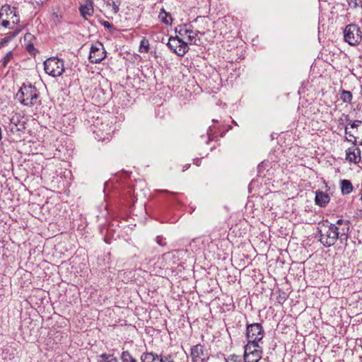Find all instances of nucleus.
Returning <instances> with one entry per match:
<instances>
[{
	"instance_id": "f257e3e1",
	"label": "nucleus",
	"mask_w": 362,
	"mask_h": 362,
	"mask_svg": "<svg viewBox=\"0 0 362 362\" xmlns=\"http://www.w3.org/2000/svg\"><path fill=\"white\" fill-rule=\"evenodd\" d=\"M350 225L349 221L341 218L334 223L326 220L318 227L320 243L326 247L334 245L337 240L342 245H346L351 232Z\"/></svg>"
},
{
	"instance_id": "f03ea898",
	"label": "nucleus",
	"mask_w": 362,
	"mask_h": 362,
	"mask_svg": "<svg viewBox=\"0 0 362 362\" xmlns=\"http://www.w3.org/2000/svg\"><path fill=\"white\" fill-rule=\"evenodd\" d=\"M339 125L344 128L345 134H348L354 139H346L348 141L352 142L354 145H356L358 141L362 145V121L355 120L351 121L349 115H344L339 119Z\"/></svg>"
},
{
	"instance_id": "7ed1b4c3",
	"label": "nucleus",
	"mask_w": 362,
	"mask_h": 362,
	"mask_svg": "<svg viewBox=\"0 0 362 362\" xmlns=\"http://www.w3.org/2000/svg\"><path fill=\"white\" fill-rule=\"evenodd\" d=\"M39 96L40 93L35 86L31 83H23L16 98L22 105L33 107L40 103Z\"/></svg>"
},
{
	"instance_id": "20e7f679",
	"label": "nucleus",
	"mask_w": 362,
	"mask_h": 362,
	"mask_svg": "<svg viewBox=\"0 0 362 362\" xmlns=\"http://www.w3.org/2000/svg\"><path fill=\"white\" fill-rule=\"evenodd\" d=\"M264 336V331L262 324L247 323L245 329V338L247 343L256 342L262 343V339Z\"/></svg>"
},
{
	"instance_id": "39448f33",
	"label": "nucleus",
	"mask_w": 362,
	"mask_h": 362,
	"mask_svg": "<svg viewBox=\"0 0 362 362\" xmlns=\"http://www.w3.org/2000/svg\"><path fill=\"white\" fill-rule=\"evenodd\" d=\"M245 362H258L262 357L263 349L260 343H247L244 347Z\"/></svg>"
},
{
	"instance_id": "423d86ee",
	"label": "nucleus",
	"mask_w": 362,
	"mask_h": 362,
	"mask_svg": "<svg viewBox=\"0 0 362 362\" xmlns=\"http://www.w3.org/2000/svg\"><path fill=\"white\" fill-rule=\"evenodd\" d=\"M44 69L46 74L57 77L64 71V61L57 57H50L44 62Z\"/></svg>"
},
{
	"instance_id": "0eeeda50",
	"label": "nucleus",
	"mask_w": 362,
	"mask_h": 362,
	"mask_svg": "<svg viewBox=\"0 0 362 362\" xmlns=\"http://www.w3.org/2000/svg\"><path fill=\"white\" fill-rule=\"evenodd\" d=\"M344 40L351 45L358 44L362 40L361 31L355 24L348 25L344 30Z\"/></svg>"
},
{
	"instance_id": "6e6552de",
	"label": "nucleus",
	"mask_w": 362,
	"mask_h": 362,
	"mask_svg": "<svg viewBox=\"0 0 362 362\" xmlns=\"http://www.w3.org/2000/svg\"><path fill=\"white\" fill-rule=\"evenodd\" d=\"M167 46L176 54L180 57L184 56L189 49L187 43L182 39L176 37L169 38Z\"/></svg>"
},
{
	"instance_id": "1a4fd4ad",
	"label": "nucleus",
	"mask_w": 362,
	"mask_h": 362,
	"mask_svg": "<svg viewBox=\"0 0 362 362\" xmlns=\"http://www.w3.org/2000/svg\"><path fill=\"white\" fill-rule=\"evenodd\" d=\"M190 356L192 362H207L210 358L204 346L201 344L194 345L191 347Z\"/></svg>"
},
{
	"instance_id": "9d476101",
	"label": "nucleus",
	"mask_w": 362,
	"mask_h": 362,
	"mask_svg": "<svg viewBox=\"0 0 362 362\" xmlns=\"http://www.w3.org/2000/svg\"><path fill=\"white\" fill-rule=\"evenodd\" d=\"M8 134H15L25 129V122H21V117L19 114L13 115L8 124L5 127Z\"/></svg>"
},
{
	"instance_id": "9b49d317",
	"label": "nucleus",
	"mask_w": 362,
	"mask_h": 362,
	"mask_svg": "<svg viewBox=\"0 0 362 362\" xmlns=\"http://www.w3.org/2000/svg\"><path fill=\"white\" fill-rule=\"evenodd\" d=\"M106 52L103 47L100 48L96 45H92L90 49L89 61L92 64L100 63L106 56Z\"/></svg>"
},
{
	"instance_id": "f8f14e48",
	"label": "nucleus",
	"mask_w": 362,
	"mask_h": 362,
	"mask_svg": "<svg viewBox=\"0 0 362 362\" xmlns=\"http://www.w3.org/2000/svg\"><path fill=\"white\" fill-rule=\"evenodd\" d=\"M346 158L351 163H358L361 160V150L356 145L349 148L346 151Z\"/></svg>"
},
{
	"instance_id": "ddd939ff",
	"label": "nucleus",
	"mask_w": 362,
	"mask_h": 362,
	"mask_svg": "<svg viewBox=\"0 0 362 362\" xmlns=\"http://www.w3.org/2000/svg\"><path fill=\"white\" fill-rule=\"evenodd\" d=\"M208 238H204L202 237L194 238L189 243L190 249L194 252L205 249V243H209Z\"/></svg>"
},
{
	"instance_id": "4468645a",
	"label": "nucleus",
	"mask_w": 362,
	"mask_h": 362,
	"mask_svg": "<svg viewBox=\"0 0 362 362\" xmlns=\"http://www.w3.org/2000/svg\"><path fill=\"white\" fill-rule=\"evenodd\" d=\"M330 198L327 193L322 191H317L315 193V204L320 207H325L329 202Z\"/></svg>"
},
{
	"instance_id": "2eb2a0df",
	"label": "nucleus",
	"mask_w": 362,
	"mask_h": 362,
	"mask_svg": "<svg viewBox=\"0 0 362 362\" xmlns=\"http://www.w3.org/2000/svg\"><path fill=\"white\" fill-rule=\"evenodd\" d=\"M141 362H161V354L158 355L153 352H144L141 355Z\"/></svg>"
},
{
	"instance_id": "dca6fc26",
	"label": "nucleus",
	"mask_w": 362,
	"mask_h": 362,
	"mask_svg": "<svg viewBox=\"0 0 362 362\" xmlns=\"http://www.w3.org/2000/svg\"><path fill=\"white\" fill-rule=\"evenodd\" d=\"M81 15L84 18L90 16L93 14V1L91 0L88 1L86 4L82 5L79 8Z\"/></svg>"
},
{
	"instance_id": "f3484780",
	"label": "nucleus",
	"mask_w": 362,
	"mask_h": 362,
	"mask_svg": "<svg viewBox=\"0 0 362 362\" xmlns=\"http://www.w3.org/2000/svg\"><path fill=\"white\" fill-rule=\"evenodd\" d=\"M341 190L343 194H349L353 191V185L350 180H342L340 182Z\"/></svg>"
},
{
	"instance_id": "a211bd4d",
	"label": "nucleus",
	"mask_w": 362,
	"mask_h": 362,
	"mask_svg": "<svg viewBox=\"0 0 362 362\" xmlns=\"http://www.w3.org/2000/svg\"><path fill=\"white\" fill-rule=\"evenodd\" d=\"M189 26L188 27L187 30H185V34H188V40L190 43L197 45L195 37L198 34H201V33L198 30L194 32L192 30V25L191 24H189Z\"/></svg>"
},
{
	"instance_id": "6ab92c4d",
	"label": "nucleus",
	"mask_w": 362,
	"mask_h": 362,
	"mask_svg": "<svg viewBox=\"0 0 362 362\" xmlns=\"http://www.w3.org/2000/svg\"><path fill=\"white\" fill-rule=\"evenodd\" d=\"M7 11H10V14H13V16H18L16 7H11L8 4H4L0 9V19L4 16V13H6Z\"/></svg>"
},
{
	"instance_id": "aec40b11",
	"label": "nucleus",
	"mask_w": 362,
	"mask_h": 362,
	"mask_svg": "<svg viewBox=\"0 0 362 362\" xmlns=\"http://www.w3.org/2000/svg\"><path fill=\"white\" fill-rule=\"evenodd\" d=\"M158 17L163 23L167 25H171L173 18L171 15L169 13L166 12L163 8L161 9Z\"/></svg>"
},
{
	"instance_id": "412c9836",
	"label": "nucleus",
	"mask_w": 362,
	"mask_h": 362,
	"mask_svg": "<svg viewBox=\"0 0 362 362\" xmlns=\"http://www.w3.org/2000/svg\"><path fill=\"white\" fill-rule=\"evenodd\" d=\"M117 358L112 354H102L97 356V362H117Z\"/></svg>"
},
{
	"instance_id": "4be33fe9",
	"label": "nucleus",
	"mask_w": 362,
	"mask_h": 362,
	"mask_svg": "<svg viewBox=\"0 0 362 362\" xmlns=\"http://www.w3.org/2000/svg\"><path fill=\"white\" fill-rule=\"evenodd\" d=\"M120 359L122 362H138L137 359L127 350L122 352Z\"/></svg>"
},
{
	"instance_id": "5701e85b",
	"label": "nucleus",
	"mask_w": 362,
	"mask_h": 362,
	"mask_svg": "<svg viewBox=\"0 0 362 362\" xmlns=\"http://www.w3.org/2000/svg\"><path fill=\"white\" fill-rule=\"evenodd\" d=\"M149 41L146 37H143L140 42L139 51L141 53H147L149 51Z\"/></svg>"
},
{
	"instance_id": "b1692460",
	"label": "nucleus",
	"mask_w": 362,
	"mask_h": 362,
	"mask_svg": "<svg viewBox=\"0 0 362 362\" xmlns=\"http://www.w3.org/2000/svg\"><path fill=\"white\" fill-rule=\"evenodd\" d=\"M19 32L20 30L11 32L8 34V36L5 37L4 38H2L0 40V49L5 46L12 37L16 36Z\"/></svg>"
},
{
	"instance_id": "393cba45",
	"label": "nucleus",
	"mask_w": 362,
	"mask_h": 362,
	"mask_svg": "<svg viewBox=\"0 0 362 362\" xmlns=\"http://www.w3.org/2000/svg\"><path fill=\"white\" fill-rule=\"evenodd\" d=\"M13 54L12 51H9L1 60L0 64L2 67H6L8 63L13 59Z\"/></svg>"
},
{
	"instance_id": "a878e982",
	"label": "nucleus",
	"mask_w": 362,
	"mask_h": 362,
	"mask_svg": "<svg viewBox=\"0 0 362 362\" xmlns=\"http://www.w3.org/2000/svg\"><path fill=\"white\" fill-rule=\"evenodd\" d=\"M340 98L344 103H351L352 100V94L350 91L342 90Z\"/></svg>"
},
{
	"instance_id": "bb28decb",
	"label": "nucleus",
	"mask_w": 362,
	"mask_h": 362,
	"mask_svg": "<svg viewBox=\"0 0 362 362\" xmlns=\"http://www.w3.org/2000/svg\"><path fill=\"white\" fill-rule=\"evenodd\" d=\"M25 47L27 52L33 57H35L36 54L38 52L37 49L34 47L33 43H26L25 44Z\"/></svg>"
},
{
	"instance_id": "cd10ccee",
	"label": "nucleus",
	"mask_w": 362,
	"mask_h": 362,
	"mask_svg": "<svg viewBox=\"0 0 362 362\" xmlns=\"http://www.w3.org/2000/svg\"><path fill=\"white\" fill-rule=\"evenodd\" d=\"M52 19L55 25H57L62 22V16L57 12H54L52 16Z\"/></svg>"
},
{
	"instance_id": "c85d7f7f",
	"label": "nucleus",
	"mask_w": 362,
	"mask_h": 362,
	"mask_svg": "<svg viewBox=\"0 0 362 362\" xmlns=\"http://www.w3.org/2000/svg\"><path fill=\"white\" fill-rule=\"evenodd\" d=\"M161 362H175L174 356L171 354H161Z\"/></svg>"
},
{
	"instance_id": "c756f323",
	"label": "nucleus",
	"mask_w": 362,
	"mask_h": 362,
	"mask_svg": "<svg viewBox=\"0 0 362 362\" xmlns=\"http://www.w3.org/2000/svg\"><path fill=\"white\" fill-rule=\"evenodd\" d=\"M101 24L105 28H107V30H109V31L110 33H113L115 30V28H114L113 25L112 23H110V22L107 21H101Z\"/></svg>"
},
{
	"instance_id": "7c9ffc66",
	"label": "nucleus",
	"mask_w": 362,
	"mask_h": 362,
	"mask_svg": "<svg viewBox=\"0 0 362 362\" xmlns=\"http://www.w3.org/2000/svg\"><path fill=\"white\" fill-rule=\"evenodd\" d=\"M35 39V36L30 33H27L25 35H24V42L25 44L26 43H33V41Z\"/></svg>"
},
{
	"instance_id": "2f4dec72",
	"label": "nucleus",
	"mask_w": 362,
	"mask_h": 362,
	"mask_svg": "<svg viewBox=\"0 0 362 362\" xmlns=\"http://www.w3.org/2000/svg\"><path fill=\"white\" fill-rule=\"evenodd\" d=\"M106 4L107 6H112L114 13H117L119 11V5H117L114 0H107Z\"/></svg>"
},
{
	"instance_id": "473e14b6",
	"label": "nucleus",
	"mask_w": 362,
	"mask_h": 362,
	"mask_svg": "<svg viewBox=\"0 0 362 362\" xmlns=\"http://www.w3.org/2000/svg\"><path fill=\"white\" fill-rule=\"evenodd\" d=\"M226 362H242L241 358L236 355H231L228 359L224 358Z\"/></svg>"
},
{
	"instance_id": "72a5a7b5",
	"label": "nucleus",
	"mask_w": 362,
	"mask_h": 362,
	"mask_svg": "<svg viewBox=\"0 0 362 362\" xmlns=\"http://www.w3.org/2000/svg\"><path fill=\"white\" fill-rule=\"evenodd\" d=\"M156 241L160 246L166 245V242L165 241V239L162 236H157L156 238Z\"/></svg>"
},
{
	"instance_id": "f704fd0d",
	"label": "nucleus",
	"mask_w": 362,
	"mask_h": 362,
	"mask_svg": "<svg viewBox=\"0 0 362 362\" xmlns=\"http://www.w3.org/2000/svg\"><path fill=\"white\" fill-rule=\"evenodd\" d=\"M189 24H184V25H180L178 26L179 28V35H182L183 34H185V30L188 28L189 27Z\"/></svg>"
},
{
	"instance_id": "c9c22d12",
	"label": "nucleus",
	"mask_w": 362,
	"mask_h": 362,
	"mask_svg": "<svg viewBox=\"0 0 362 362\" xmlns=\"http://www.w3.org/2000/svg\"><path fill=\"white\" fill-rule=\"evenodd\" d=\"M349 5L352 7H356L361 3V0H347Z\"/></svg>"
},
{
	"instance_id": "e433bc0d",
	"label": "nucleus",
	"mask_w": 362,
	"mask_h": 362,
	"mask_svg": "<svg viewBox=\"0 0 362 362\" xmlns=\"http://www.w3.org/2000/svg\"><path fill=\"white\" fill-rule=\"evenodd\" d=\"M4 15H5L7 18H9V17H10L11 18H13V17H15V18H16V16H13V14H10V11H7L6 13H4ZM18 22H19V18H18V16H17V17H16V21H15V20H13V23L17 24V23H18Z\"/></svg>"
},
{
	"instance_id": "4c0bfd02",
	"label": "nucleus",
	"mask_w": 362,
	"mask_h": 362,
	"mask_svg": "<svg viewBox=\"0 0 362 362\" xmlns=\"http://www.w3.org/2000/svg\"><path fill=\"white\" fill-rule=\"evenodd\" d=\"M10 25V21L8 20H3L1 22V25L4 28H7Z\"/></svg>"
},
{
	"instance_id": "58836bf2",
	"label": "nucleus",
	"mask_w": 362,
	"mask_h": 362,
	"mask_svg": "<svg viewBox=\"0 0 362 362\" xmlns=\"http://www.w3.org/2000/svg\"><path fill=\"white\" fill-rule=\"evenodd\" d=\"M207 134H208L209 139H211V136L214 135V132H213L211 127H210L209 128Z\"/></svg>"
},
{
	"instance_id": "ea45409f",
	"label": "nucleus",
	"mask_w": 362,
	"mask_h": 362,
	"mask_svg": "<svg viewBox=\"0 0 362 362\" xmlns=\"http://www.w3.org/2000/svg\"><path fill=\"white\" fill-rule=\"evenodd\" d=\"M175 33L179 34V28H178V26L175 28Z\"/></svg>"
},
{
	"instance_id": "a19ab883",
	"label": "nucleus",
	"mask_w": 362,
	"mask_h": 362,
	"mask_svg": "<svg viewBox=\"0 0 362 362\" xmlns=\"http://www.w3.org/2000/svg\"><path fill=\"white\" fill-rule=\"evenodd\" d=\"M199 162H200V160H197V162L195 163V164H196L197 165H199Z\"/></svg>"
},
{
	"instance_id": "79ce46f5",
	"label": "nucleus",
	"mask_w": 362,
	"mask_h": 362,
	"mask_svg": "<svg viewBox=\"0 0 362 362\" xmlns=\"http://www.w3.org/2000/svg\"><path fill=\"white\" fill-rule=\"evenodd\" d=\"M162 192L170 193L168 190H162Z\"/></svg>"
}]
</instances>
